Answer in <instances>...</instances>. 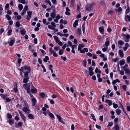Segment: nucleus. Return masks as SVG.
Returning a JSON list of instances; mask_svg holds the SVG:
<instances>
[{"mask_svg":"<svg viewBox=\"0 0 130 130\" xmlns=\"http://www.w3.org/2000/svg\"><path fill=\"white\" fill-rule=\"evenodd\" d=\"M50 55L52 54L53 56L55 57H57L58 56L57 54L56 53L54 50H52V48H51L50 50Z\"/></svg>","mask_w":130,"mask_h":130,"instance_id":"f257e3e1","label":"nucleus"},{"mask_svg":"<svg viewBox=\"0 0 130 130\" xmlns=\"http://www.w3.org/2000/svg\"><path fill=\"white\" fill-rule=\"evenodd\" d=\"M31 100L32 102V106L35 107L37 103V101L36 99L35 98H32L31 99Z\"/></svg>","mask_w":130,"mask_h":130,"instance_id":"f03ea898","label":"nucleus"},{"mask_svg":"<svg viewBox=\"0 0 130 130\" xmlns=\"http://www.w3.org/2000/svg\"><path fill=\"white\" fill-rule=\"evenodd\" d=\"M93 69L92 67H90L89 68V75L90 76H92L94 74V72L93 71Z\"/></svg>","mask_w":130,"mask_h":130,"instance_id":"7ed1b4c3","label":"nucleus"},{"mask_svg":"<svg viewBox=\"0 0 130 130\" xmlns=\"http://www.w3.org/2000/svg\"><path fill=\"white\" fill-rule=\"evenodd\" d=\"M23 111L27 114L29 113L30 110L29 109L26 107H24L23 109Z\"/></svg>","mask_w":130,"mask_h":130,"instance_id":"20e7f679","label":"nucleus"},{"mask_svg":"<svg viewBox=\"0 0 130 130\" xmlns=\"http://www.w3.org/2000/svg\"><path fill=\"white\" fill-rule=\"evenodd\" d=\"M27 13L28 15L27 16L26 19L27 20H29L31 18V15L32 12L31 11H29Z\"/></svg>","mask_w":130,"mask_h":130,"instance_id":"39448f33","label":"nucleus"},{"mask_svg":"<svg viewBox=\"0 0 130 130\" xmlns=\"http://www.w3.org/2000/svg\"><path fill=\"white\" fill-rule=\"evenodd\" d=\"M19 112L21 117L22 119L24 121H25L26 118L24 116V115L19 110Z\"/></svg>","mask_w":130,"mask_h":130,"instance_id":"423d86ee","label":"nucleus"},{"mask_svg":"<svg viewBox=\"0 0 130 130\" xmlns=\"http://www.w3.org/2000/svg\"><path fill=\"white\" fill-rule=\"evenodd\" d=\"M29 77H24L23 79V83H26L29 81Z\"/></svg>","mask_w":130,"mask_h":130,"instance_id":"0eeeda50","label":"nucleus"},{"mask_svg":"<svg viewBox=\"0 0 130 130\" xmlns=\"http://www.w3.org/2000/svg\"><path fill=\"white\" fill-rule=\"evenodd\" d=\"M24 67V68L25 70H27V71L30 72L31 71V69L30 67L27 66H25Z\"/></svg>","mask_w":130,"mask_h":130,"instance_id":"6e6552de","label":"nucleus"},{"mask_svg":"<svg viewBox=\"0 0 130 130\" xmlns=\"http://www.w3.org/2000/svg\"><path fill=\"white\" fill-rule=\"evenodd\" d=\"M56 116L57 118L58 119L60 122L64 124V122L62 120L61 118L58 115H57Z\"/></svg>","mask_w":130,"mask_h":130,"instance_id":"1a4fd4ad","label":"nucleus"},{"mask_svg":"<svg viewBox=\"0 0 130 130\" xmlns=\"http://www.w3.org/2000/svg\"><path fill=\"white\" fill-rule=\"evenodd\" d=\"M105 102L106 103H107L109 106L111 105L112 104L111 101L109 100H106Z\"/></svg>","mask_w":130,"mask_h":130,"instance_id":"9d476101","label":"nucleus"},{"mask_svg":"<svg viewBox=\"0 0 130 130\" xmlns=\"http://www.w3.org/2000/svg\"><path fill=\"white\" fill-rule=\"evenodd\" d=\"M119 54L120 56L121 57H123L124 56L123 52L122 50H121L119 51Z\"/></svg>","mask_w":130,"mask_h":130,"instance_id":"9b49d317","label":"nucleus"},{"mask_svg":"<svg viewBox=\"0 0 130 130\" xmlns=\"http://www.w3.org/2000/svg\"><path fill=\"white\" fill-rule=\"evenodd\" d=\"M93 7H94V4H88L87 5V7L86 8H91Z\"/></svg>","mask_w":130,"mask_h":130,"instance_id":"f8f14e48","label":"nucleus"},{"mask_svg":"<svg viewBox=\"0 0 130 130\" xmlns=\"http://www.w3.org/2000/svg\"><path fill=\"white\" fill-rule=\"evenodd\" d=\"M109 44V42L107 38L106 39V41L105 43V45L106 48H107Z\"/></svg>","mask_w":130,"mask_h":130,"instance_id":"ddd939ff","label":"nucleus"},{"mask_svg":"<svg viewBox=\"0 0 130 130\" xmlns=\"http://www.w3.org/2000/svg\"><path fill=\"white\" fill-rule=\"evenodd\" d=\"M30 72L28 71H25L24 72V77H28V74Z\"/></svg>","mask_w":130,"mask_h":130,"instance_id":"4468645a","label":"nucleus"},{"mask_svg":"<svg viewBox=\"0 0 130 130\" xmlns=\"http://www.w3.org/2000/svg\"><path fill=\"white\" fill-rule=\"evenodd\" d=\"M0 95H1V97L5 100L6 98H7V95L6 94L4 95L0 94Z\"/></svg>","mask_w":130,"mask_h":130,"instance_id":"2eb2a0df","label":"nucleus"},{"mask_svg":"<svg viewBox=\"0 0 130 130\" xmlns=\"http://www.w3.org/2000/svg\"><path fill=\"white\" fill-rule=\"evenodd\" d=\"M125 36L126 39L125 40V41L126 42H128L129 41V39L130 38V36L129 35H126Z\"/></svg>","mask_w":130,"mask_h":130,"instance_id":"dca6fc26","label":"nucleus"},{"mask_svg":"<svg viewBox=\"0 0 130 130\" xmlns=\"http://www.w3.org/2000/svg\"><path fill=\"white\" fill-rule=\"evenodd\" d=\"M66 11L65 12V14L68 15H70V10L69 9H66Z\"/></svg>","mask_w":130,"mask_h":130,"instance_id":"f3484780","label":"nucleus"},{"mask_svg":"<svg viewBox=\"0 0 130 130\" xmlns=\"http://www.w3.org/2000/svg\"><path fill=\"white\" fill-rule=\"evenodd\" d=\"M15 41L14 39L11 40L9 43V45L10 46H12L13 45Z\"/></svg>","mask_w":130,"mask_h":130,"instance_id":"a211bd4d","label":"nucleus"},{"mask_svg":"<svg viewBox=\"0 0 130 130\" xmlns=\"http://www.w3.org/2000/svg\"><path fill=\"white\" fill-rule=\"evenodd\" d=\"M78 21L77 20H76L73 25V27L75 28H76V26L78 25Z\"/></svg>","mask_w":130,"mask_h":130,"instance_id":"6ab92c4d","label":"nucleus"},{"mask_svg":"<svg viewBox=\"0 0 130 130\" xmlns=\"http://www.w3.org/2000/svg\"><path fill=\"white\" fill-rule=\"evenodd\" d=\"M76 45H73L72 47H71L72 50H71V52L73 54H75V51H74V48L76 47Z\"/></svg>","mask_w":130,"mask_h":130,"instance_id":"aec40b11","label":"nucleus"},{"mask_svg":"<svg viewBox=\"0 0 130 130\" xmlns=\"http://www.w3.org/2000/svg\"><path fill=\"white\" fill-rule=\"evenodd\" d=\"M114 128L116 130H119L120 129V127L118 124L116 123L114 126Z\"/></svg>","mask_w":130,"mask_h":130,"instance_id":"412c9836","label":"nucleus"},{"mask_svg":"<svg viewBox=\"0 0 130 130\" xmlns=\"http://www.w3.org/2000/svg\"><path fill=\"white\" fill-rule=\"evenodd\" d=\"M116 112L117 114L118 115H120L121 113V110L119 109H117L116 110Z\"/></svg>","mask_w":130,"mask_h":130,"instance_id":"4be33fe9","label":"nucleus"},{"mask_svg":"<svg viewBox=\"0 0 130 130\" xmlns=\"http://www.w3.org/2000/svg\"><path fill=\"white\" fill-rule=\"evenodd\" d=\"M99 29L100 31V32L102 34H103L104 31V28L102 27H99Z\"/></svg>","mask_w":130,"mask_h":130,"instance_id":"5701e85b","label":"nucleus"},{"mask_svg":"<svg viewBox=\"0 0 130 130\" xmlns=\"http://www.w3.org/2000/svg\"><path fill=\"white\" fill-rule=\"evenodd\" d=\"M122 10V9H117L115 10V11L116 12L118 13L119 14H121V12Z\"/></svg>","mask_w":130,"mask_h":130,"instance_id":"b1692460","label":"nucleus"},{"mask_svg":"<svg viewBox=\"0 0 130 130\" xmlns=\"http://www.w3.org/2000/svg\"><path fill=\"white\" fill-rule=\"evenodd\" d=\"M125 63V60L124 59H122L119 61L120 64V66H122Z\"/></svg>","mask_w":130,"mask_h":130,"instance_id":"393cba45","label":"nucleus"},{"mask_svg":"<svg viewBox=\"0 0 130 130\" xmlns=\"http://www.w3.org/2000/svg\"><path fill=\"white\" fill-rule=\"evenodd\" d=\"M21 33L23 36L26 33V31L25 29H23L21 30Z\"/></svg>","mask_w":130,"mask_h":130,"instance_id":"a878e982","label":"nucleus"},{"mask_svg":"<svg viewBox=\"0 0 130 130\" xmlns=\"http://www.w3.org/2000/svg\"><path fill=\"white\" fill-rule=\"evenodd\" d=\"M125 20H128L130 22V16L128 15L125 16Z\"/></svg>","mask_w":130,"mask_h":130,"instance_id":"bb28decb","label":"nucleus"},{"mask_svg":"<svg viewBox=\"0 0 130 130\" xmlns=\"http://www.w3.org/2000/svg\"><path fill=\"white\" fill-rule=\"evenodd\" d=\"M9 123L10 124V125H12L14 123V121L13 119H9Z\"/></svg>","mask_w":130,"mask_h":130,"instance_id":"cd10ccee","label":"nucleus"},{"mask_svg":"<svg viewBox=\"0 0 130 130\" xmlns=\"http://www.w3.org/2000/svg\"><path fill=\"white\" fill-rule=\"evenodd\" d=\"M49 60V57L47 56H46L45 58H44L43 59V61L45 62H46Z\"/></svg>","mask_w":130,"mask_h":130,"instance_id":"c85d7f7f","label":"nucleus"},{"mask_svg":"<svg viewBox=\"0 0 130 130\" xmlns=\"http://www.w3.org/2000/svg\"><path fill=\"white\" fill-rule=\"evenodd\" d=\"M39 95L42 98H43L45 96V94L44 93L41 92L39 93Z\"/></svg>","mask_w":130,"mask_h":130,"instance_id":"c756f323","label":"nucleus"},{"mask_svg":"<svg viewBox=\"0 0 130 130\" xmlns=\"http://www.w3.org/2000/svg\"><path fill=\"white\" fill-rule=\"evenodd\" d=\"M95 72L97 73H101V71L99 70L98 68H96L95 70Z\"/></svg>","mask_w":130,"mask_h":130,"instance_id":"7c9ffc66","label":"nucleus"},{"mask_svg":"<svg viewBox=\"0 0 130 130\" xmlns=\"http://www.w3.org/2000/svg\"><path fill=\"white\" fill-rule=\"evenodd\" d=\"M124 70L125 71V73L126 74H128L130 73V71L129 69H125Z\"/></svg>","mask_w":130,"mask_h":130,"instance_id":"2f4dec72","label":"nucleus"},{"mask_svg":"<svg viewBox=\"0 0 130 130\" xmlns=\"http://www.w3.org/2000/svg\"><path fill=\"white\" fill-rule=\"evenodd\" d=\"M28 117L30 119H34V117L33 115L31 114H29L28 116Z\"/></svg>","mask_w":130,"mask_h":130,"instance_id":"473e14b6","label":"nucleus"},{"mask_svg":"<svg viewBox=\"0 0 130 130\" xmlns=\"http://www.w3.org/2000/svg\"><path fill=\"white\" fill-rule=\"evenodd\" d=\"M28 9H24L23 10V12L21 13V15H23L26 12V11Z\"/></svg>","mask_w":130,"mask_h":130,"instance_id":"72a5a7b5","label":"nucleus"},{"mask_svg":"<svg viewBox=\"0 0 130 130\" xmlns=\"http://www.w3.org/2000/svg\"><path fill=\"white\" fill-rule=\"evenodd\" d=\"M51 18L53 19H54L55 18L56 16V14L54 13H51Z\"/></svg>","mask_w":130,"mask_h":130,"instance_id":"f704fd0d","label":"nucleus"},{"mask_svg":"<svg viewBox=\"0 0 130 130\" xmlns=\"http://www.w3.org/2000/svg\"><path fill=\"white\" fill-rule=\"evenodd\" d=\"M77 33L79 34V35H80L81 32V29L80 28H78L77 30Z\"/></svg>","mask_w":130,"mask_h":130,"instance_id":"c9c22d12","label":"nucleus"},{"mask_svg":"<svg viewBox=\"0 0 130 130\" xmlns=\"http://www.w3.org/2000/svg\"><path fill=\"white\" fill-rule=\"evenodd\" d=\"M63 53V50L60 49L59 52V54L60 55H62Z\"/></svg>","mask_w":130,"mask_h":130,"instance_id":"e433bc0d","label":"nucleus"},{"mask_svg":"<svg viewBox=\"0 0 130 130\" xmlns=\"http://www.w3.org/2000/svg\"><path fill=\"white\" fill-rule=\"evenodd\" d=\"M7 117L8 119H10L12 118V116L11 114L8 113L7 114Z\"/></svg>","mask_w":130,"mask_h":130,"instance_id":"4c0bfd02","label":"nucleus"},{"mask_svg":"<svg viewBox=\"0 0 130 130\" xmlns=\"http://www.w3.org/2000/svg\"><path fill=\"white\" fill-rule=\"evenodd\" d=\"M118 44L120 45H122L124 44V42L122 40H119L118 41Z\"/></svg>","mask_w":130,"mask_h":130,"instance_id":"58836bf2","label":"nucleus"},{"mask_svg":"<svg viewBox=\"0 0 130 130\" xmlns=\"http://www.w3.org/2000/svg\"><path fill=\"white\" fill-rule=\"evenodd\" d=\"M87 61L86 60H83V65L85 67H86V66Z\"/></svg>","mask_w":130,"mask_h":130,"instance_id":"ea45409f","label":"nucleus"},{"mask_svg":"<svg viewBox=\"0 0 130 130\" xmlns=\"http://www.w3.org/2000/svg\"><path fill=\"white\" fill-rule=\"evenodd\" d=\"M6 18H7L8 20H10L11 19V17L8 14H6Z\"/></svg>","mask_w":130,"mask_h":130,"instance_id":"a19ab883","label":"nucleus"},{"mask_svg":"<svg viewBox=\"0 0 130 130\" xmlns=\"http://www.w3.org/2000/svg\"><path fill=\"white\" fill-rule=\"evenodd\" d=\"M12 30L10 29L9 30L7 34L8 36L12 34Z\"/></svg>","mask_w":130,"mask_h":130,"instance_id":"79ce46f5","label":"nucleus"},{"mask_svg":"<svg viewBox=\"0 0 130 130\" xmlns=\"http://www.w3.org/2000/svg\"><path fill=\"white\" fill-rule=\"evenodd\" d=\"M49 116H50V117L52 118H54L55 117L54 115L51 113H49Z\"/></svg>","mask_w":130,"mask_h":130,"instance_id":"37998d69","label":"nucleus"},{"mask_svg":"<svg viewBox=\"0 0 130 130\" xmlns=\"http://www.w3.org/2000/svg\"><path fill=\"white\" fill-rule=\"evenodd\" d=\"M51 25L53 26V27L55 28L56 27V25H55V23L54 22H52L51 23Z\"/></svg>","mask_w":130,"mask_h":130,"instance_id":"c03bdc74","label":"nucleus"},{"mask_svg":"<svg viewBox=\"0 0 130 130\" xmlns=\"http://www.w3.org/2000/svg\"><path fill=\"white\" fill-rule=\"evenodd\" d=\"M91 116L93 119V120H94L95 121H96V119L95 118V116H94V115H93V114L92 113L91 114Z\"/></svg>","mask_w":130,"mask_h":130,"instance_id":"a18cd8bd","label":"nucleus"},{"mask_svg":"<svg viewBox=\"0 0 130 130\" xmlns=\"http://www.w3.org/2000/svg\"><path fill=\"white\" fill-rule=\"evenodd\" d=\"M20 25V23L19 21H17L16 22L15 26L17 27H19Z\"/></svg>","mask_w":130,"mask_h":130,"instance_id":"49530a36","label":"nucleus"},{"mask_svg":"<svg viewBox=\"0 0 130 130\" xmlns=\"http://www.w3.org/2000/svg\"><path fill=\"white\" fill-rule=\"evenodd\" d=\"M31 91L32 93H35L36 92H37V89H31Z\"/></svg>","mask_w":130,"mask_h":130,"instance_id":"de8ad7c7","label":"nucleus"},{"mask_svg":"<svg viewBox=\"0 0 130 130\" xmlns=\"http://www.w3.org/2000/svg\"><path fill=\"white\" fill-rule=\"evenodd\" d=\"M113 11L111 9H110L108 13V15H110L113 13Z\"/></svg>","mask_w":130,"mask_h":130,"instance_id":"09e8293b","label":"nucleus"},{"mask_svg":"<svg viewBox=\"0 0 130 130\" xmlns=\"http://www.w3.org/2000/svg\"><path fill=\"white\" fill-rule=\"evenodd\" d=\"M23 125V123L22 122H20L18 123V126H19L21 127Z\"/></svg>","mask_w":130,"mask_h":130,"instance_id":"8fccbe9b","label":"nucleus"},{"mask_svg":"<svg viewBox=\"0 0 130 130\" xmlns=\"http://www.w3.org/2000/svg\"><path fill=\"white\" fill-rule=\"evenodd\" d=\"M128 67V65L126 64H125V65L123 67V70H124L125 69H127V68Z\"/></svg>","mask_w":130,"mask_h":130,"instance_id":"3c124183","label":"nucleus"},{"mask_svg":"<svg viewBox=\"0 0 130 130\" xmlns=\"http://www.w3.org/2000/svg\"><path fill=\"white\" fill-rule=\"evenodd\" d=\"M13 90L14 91V92L15 93L17 92L18 91V89L17 88V86L16 85L15 87V88H14Z\"/></svg>","mask_w":130,"mask_h":130,"instance_id":"603ef678","label":"nucleus"},{"mask_svg":"<svg viewBox=\"0 0 130 130\" xmlns=\"http://www.w3.org/2000/svg\"><path fill=\"white\" fill-rule=\"evenodd\" d=\"M127 62L129 63L130 62V56H128L127 58Z\"/></svg>","mask_w":130,"mask_h":130,"instance_id":"864d4df0","label":"nucleus"},{"mask_svg":"<svg viewBox=\"0 0 130 130\" xmlns=\"http://www.w3.org/2000/svg\"><path fill=\"white\" fill-rule=\"evenodd\" d=\"M59 49V46H56L54 47V49L56 51H58Z\"/></svg>","mask_w":130,"mask_h":130,"instance_id":"5fc2aeb1","label":"nucleus"},{"mask_svg":"<svg viewBox=\"0 0 130 130\" xmlns=\"http://www.w3.org/2000/svg\"><path fill=\"white\" fill-rule=\"evenodd\" d=\"M113 106L115 108H117L118 107V105L116 104L115 103H113Z\"/></svg>","mask_w":130,"mask_h":130,"instance_id":"6e6d98bb","label":"nucleus"},{"mask_svg":"<svg viewBox=\"0 0 130 130\" xmlns=\"http://www.w3.org/2000/svg\"><path fill=\"white\" fill-rule=\"evenodd\" d=\"M40 51H41V52L42 53V55L43 56L44 55H45L46 54V53L44 52V51L43 50L40 49Z\"/></svg>","mask_w":130,"mask_h":130,"instance_id":"4d7b16f0","label":"nucleus"},{"mask_svg":"<svg viewBox=\"0 0 130 130\" xmlns=\"http://www.w3.org/2000/svg\"><path fill=\"white\" fill-rule=\"evenodd\" d=\"M50 101V103L52 104H54L55 102L53 100H50L49 99H48Z\"/></svg>","mask_w":130,"mask_h":130,"instance_id":"13d9d810","label":"nucleus"},{"mask_svg":"<svg viewBox=\"0 0 130 130\" xmlns=\"http://www.w3.org/2000/svg\"><path fill=\"white\" fill-rule=\"evenodd\" d=\"M61 58L63 59L64 61H66L67 60V58L66 57H63V56H61Z\"/></svg>","mask_w":130,"mask_h":130,"instance_id":"bf43d9fd","label":"nucleus"},{"mask_svg":"<svg viewBox=\"0 0 130 130\" xmlns=\"http://www.w3.org/2000/svg\"><path fill=\"white\" fill-rule=\"evenodd\" d=\"M81 17V13H79V14L77 15L76 18L77 19Z\"/></svg>","mask_w":130,"mask_h":130,"instance_id":"052dcab7","label":"nucleus"},{"mask_svg":"<svg viewBox=\"0 0 130 130\" xmlns=\"http://www.w3.org/2000/svg\"><path fill=\"white\" fill-rule=\"evenodd\" d=\"M57 35H59L61 37H62L63 36V34L59 32H57Z\"/></svg>","mask_w":130,"mask_h":130,"instance_id":"680f3d73","label":"nucleus"},{"mask_svg":"<svg viewBox=\"0 0 130 130\" xmlns=\"http://www.w3.org/2000/svg\"><path fill=\"white\" fill-rule=\"evenodd\" d=\"M68 43L70 46H71V47H72V46L73 45H72V42L70 41H68Z\"/></svg>","mask_w":130,"mask_h":130,"instance_id":"e2e57ef3","label":"nucleus"},{"mask_svg":"<svg viewBox=\"0 0 130 130\" xmlns=\"http://www.w3.org/2000/svg\"><path fill=\"white\" fill-rule=\"evenodd\" d=\"M123 88L124 90L125 91L126 89L127 86L126 85H123L122 87Z\"/></svg>","mask_w":130,"mask_h":130,"instance_id":"0e129e2a","label":"nucleus"},{"mask_svg":"<svg viewBox=\"0 0 130 130\" xmlns=\"http://www.w3.org/2000/svg\"><path fill=\"white\" fill-rule=\"evenodd\" d=\"M27 92L28 93H29V94H30V88H29L28 87H27Z\"/></svg>","mask_w":130,"mask_h":130,"instance_id":"69168bd1","label":"nucleus"},{"mask_svg":"<svg viewBox=\"0 0 130 130\" xmlns=\"http://www.w3.org/2000/svg\"><path fill=\"white\" fill-rule=\"evenodd\" d=\"M4 31V30L3 28L0 29V34H2Z\"/></svg>","mask_w":130,"mask_h":130,"instance_id":"338daca9","label":"nucleus"},{"mask_svg":"<svg viewBox=\"0 0 130 130\" xmlns=\"http://www.w3.org/2000/svg\"><path fill=\"white\" fill-rule=\"evenodd\" d=\"M113 124L112 122H110L109 123L107 126H111Z\"/></svg>","mask_w":130,"mask_h":130,"instance_id":"774afa93","label":"nucleus"}]
</instances>
